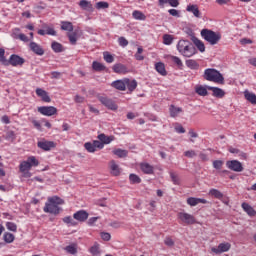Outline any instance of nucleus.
I'll use <instances>...</instances> for the list:
<instances>
[{"label":"nucleus","mask_w":256,"mask_h":256,"mask_svg":"<svg viewBox=\"0 0 256 256\" xmlns=\"http://www.w3.org/2000/svg\"><path fill=\"white\" fill-rule=\"evenodd\" d=\"M37 146L43 151H51L57 147V144L53 141L42 140L37 143Z\"/></svg>","instance_id":"9d476101"},{"label":"nucleus","mask_w":256,"mask_h":256,"mask_svg":"<svg viewBox=\"0 0 256 256\" xmlns=\"http://www.w3.org/2000/svg\"><path fill=\"white\" fill-rule=\"evenodd\" d=\"M61 29L63 31H69V33H71L73 31V23H71V22H62Z\"/></svg>","instance_id":"4c0bfd02"},{"label":"nucleus","mask_w":256,"mask_h":256,"mask_svg":"<svg viewBox=\"0 0 256 256\" xmlns=\"http://www.w3.org/2000/svg\"><path fill=\"white\" fill-rule=\"evenodd\" d=\"M65 250L67 253H70V255H76L77 253V247H75V245H69L65 248Z\"/></svg>","instance_id":"8fccbe9b"},{"label":"nucleus","mask_w":256,"mask_h":256,"mask_svg":"<svg viewBox=\"0 0 256 256\" xmlns=\"http://www.w3.org/2000/svg\"><path fill=\"white\" fill-rule=\"evenodd\" d=\"M207 89L209 91H212L213 97H217L218 99H222V97H225V91H223V89L221 88L208 86Z\"/></svg>","instance_id":"f3484780"},{"label":"nucleus","mask_w":256,"mask_h":256,"mask_svg":"<svg viewBox=\"0 0 256 256\" xmlns=\"http://www.w3.org/2000/svg\"><path fill=\"white\" fill-rule=\"evenodd\" d=\"M110 227H113V229H119V228L123 227V222L114 221V222L110 223Z\"/></svg>","instance_id":"680f3d73"},{"label":"nucleus","mask_w":256,"mask_h":256,"mask_svg":"<svg viewBox=\"0 0 256 256\" xmlns=\"http://www.w3.org/2000/svg\"><path fill=\"white\" fill-rule=\"evenodd\" d=\"M90 253L92 256L101 255V248L99 247V243H94V245L90 248Z\"/></svg>","instance_id":"c756f323"},{"label":"nucleus","mask_w":256,"mask_h":256,"mask_svg":"<svg viewBox=\"0 0 256 256\" xmlns=\"http://www.w3.org/2000/svg\"><path fill=\"white\" fill-rule=\"evenodd\" d=\"M4 241L6 243H13V241H15V235L9 233V232H6L4 234Z\"/></svg>","instance_id":"37998d69"},{"label":"nucleus","mask_w":256,"mask_h":256,"mask_svg":"<svg viewBox=\"0 0 256 256\" xmlns=\"http://www.w3.org/2000/svg\"><path fill=\"white\" fill-rule=\"evenodd\" d=\"M92 68L94 71H103L105 69V66L99 62L94 61L92 64Z\"/></svg>","instance_id":"49530a36"},{"label":"nucleus","mask_w":256,"mask_h":256,"mask_svg":"<svg viewBox=\"0 0 256 256\" xmlns=\"http://www.w3.org/2000/svg\"><path fill=\"white\" fill-rule=\"evenodd\" d=\"M141 171H143L146 175H153L154 168L149 163H141L140 164Z\"/></svg>","instance_id":"4be33fe9"},{"label":"nucleus","mask_w":256,"mask_h":256,"mask_svg":"<svg viewBox=\"0 0 256 256\" xmlns=\"http://www.w3.org/2000/svg\"><path fill=\"white\" fill-rule=\"evenodd\" d=\"M204 41H207L210 45H217L221 41V33L209 30L207 28L202 29L200 32Z\"/></svg>","instance_id":"20e7f679"},{"label":"nucleus","mask_w":256,"mask_h":256,"mask_svg":"<svg viewBox=\"0 0 256 256\" xmlns=\"http://www.w3.org/2000/svg\"><path fill=\"white\" fill-rule=\"evenodd\" d=\"M92 145H94V149H103L105 145L101 142V140H94Z\"/></svg>","instance_id":"4d7b16f0"},{"label":"nucleus","mask_w":256,"mask_h":256,"mask_svg":"<svg viewBox=\"0 0 256 256\" xmlns=\"http://www.w3.org/2000/svg\"><path fill=\"white\" fill-rule=\"evenodd\" d=\"M178 219L181 221V223H184L185 225H195V216L189 213L179 212Z\"/></svg>","instance_id":"39448f33"},{"label":"nucleus","mask_w":256,"mask_h":256,"mask_svg":"<svg viewBox=\"0 0 256 256\" xmlns=\"http://www.w3.org/2000/svg\"><path fill=\"white\" fill-rule=\"evenodd\" d=\"M186 11H188V13H192L197 19H201V11H199V7L197 5H188Z\"/></svg>","instance_id":"a211bd4d"},{"label":"nucleus","mask_w":256,"mask_h":256,"mask_svg":"<svg viewBox=\"0 0 256 256\" xmlns=\"http://www.w3.org/2000/svg\"><path fill=\"white\" fill-rule=\"evenodd\" d=\"M31 169V164L26 160L21 162L20 171L21 173H25V171H29Z\"/></svg>","instance_id":"58836bf2"},{"label":"nucleus","mask_w":256,"mask_h":256,"mask_svg":"<svg viewBox=\"0 0 256 256\" xmlns=\"http://www.w3.org/2000/svg\"><path fill=\"white\" fill-rule=\"evenodd\" d=\"M74 100H75V103H83L85 101V97L76 95Z\"/></svg>","instance_id":"338daca9"},{"label":"nucleus","mask_w":256,"mask_h":256,"mask_svg":"<svg viewBox=\"0 0 256 256\" xmlns=\"http://www.w3.org/2000/svg\"><path fill=\"white\" fill-rule=\"evenodd\" d=\"M129 179L133 184L141 183V179L137 174H130Z\"/></svg>","instance_id":"de8ad7c7"},{"label":"nucleus","mask_w":256,"mask_h":256,"mask_svg":"<svg viewBox=\"0 0 256 256\" xmlns=\"http://www.w3.org/2000/svg\"><path fill=\"white\" fill-rule=\"evenodd\" d=\"M213 167H214V169H222V167H223V161L222 160H215L214 162H213Z\"/></svg>","instance_id":"13d9d810"},{"label":"nucleus","mask_w":256,"mask_h":256,"mask_svg":"<svg viewBox=\"0 0 256 256\" xmlns=\"http://www.w3.org/2000/svg\"><path fill=\"white\" fill-rule=\"evenodd\" d=\"M163 43L164 45H171L173 43V36L166 34L163 36Z\"/></svg>","instance_id":"09e8293b"},{"label":"nucleus","mask_w":256,"mask_h":256,"mask_svg":"<svg viewBox=\"0 0 256 256\" xmlns=\"http://www.w3.org/2000/svg\"><path fill=\"white\" fill-rule=\"evenodd\" d=\"M6 141H15V132L8 131L5 136Z\"/></svg>","instance_id":"864d4df0"},{"label":"nucleus","mask_w":256,"mask_h":256,"mask_svg":"<svg viewBox=\"0 0 256 256\" xmlns=\"http://www.w3.org/2000/svg\"><path fill=\"white\" fill-rule=\"evenodd\" d=\"M18 39H20V41H23L24 43H29V37H27V35L25 34H19Z\"/></svg>","instance_id":"69168bd1"},{"label":"nucleus","mask_w":256,"mask_h":256,"mask_svg":"<svg viewBox=\"0 0 256 256\" xmlns=\"http://www.w3.org/2000/svg\"><path fill=\"white\" fill-rule=\"evenodd\" d=\"M242 209L248 214L250 215V217L255 216L256 212L255 209H253V207H251V205H249L246 202L242 203Z\"/></svg>","instance_id":"393cba45"},{"label":"nucleus","mask_w":256,"mask_h":256,"mask_svg":"<svg viewBox=\"0 0 256 256\" xmlns=\"http://www.w3.org/2000/svg\"><path fill=\"white\" fill-rule=\"evenodd\" d=\"M6 228L8 229V231H13L15 233L17 231V224L13 222H7Z\"/></svg>","instance_id":"3c124183"},{"label":"nucleus","mask_w":256,"mask_h":256,"mask_svg":"<svg viewBox=\"0 0 256 256\" xmlns=\"http://www.w3.org/2000/svg\"><path fill=\"white\" fill-rule=\"evenodd\" d=\"M169 113H170V117L175 119V117H177L178 115H181V113H183V108L177 107L172 104L169 107Z\"/></svg>","instance_id":"aec40b11"},{"label":"nucleus","mask_w":256,"mask_h":256,"mask_svg":"<svg viewBox=\"0 0 256 256\" xmlns=\"http://www.w3.org/2000/svg\"><path fill=\"white\" fill-rule=\"evenodd\" d=\"M29 47L36 55H45V50H43V48H41L36 42H31Z\"/></svg>","instance_id":"412c9836"},{"label":"nucleus","mask_w":256,"mask_h":256,"mask_svg":"<svg viewBox=\"0 0 256 256\" xmlns=\"http://www.w3.org/2000/svg\"><path fill=\"white\" fill-rule=\"evenodd\" d=\"M109 167L111 175H113L114 177H119V175H121V168L119 167V164L115 162V160H111L109 162Z\"/></svg>","instance_id":"f8f14e48"},{"label":"nucleus","mask_w":256,"mask_h":256,"mask_svg":"<svg viewBox=\"0 0 256 256\" xmlns=\"http://www.w3.org/2000/svg\"><path fill=\"white\" fill-rule=\"evenodd\" d=\"M65 203L63 199L57 196H53L48 199V201L45 204L44 212L45 213H51L52 215H59L61 208H59V205H63Z\"/></svg>","instance_id":"f257e3e1"},{"label":"nucleus","mask_w":256,"mask_h":256,"mask_svg":"<svg viewBox=\"0 0 256 256\" xmlns=\"http://www.w3.org/2000/svg\"><path fill=\"white\" fill-rule=\"evenodd\" d=\"M208 195H210L211 197H215V199H223V194L221 193V191L215 188L210 189Z\"/></svg>","instance_id":"473e14b6"},{"label":"nucleus","mask_w":256,"mask_h":256,"mask_svg":"<svg viewBox=\"0 0 256 256\" xmlns=\"http://www.w3.org/2000/svg\"><path fill=\"white\" fill-rule=\"evenodd\" d=\"M226 167L230 169V171H234L235 173H241L243 171V164L238 160L227 161Z\"/></svg>","instance_id":"423d86ee"},{"label":"nucleus","mask_w":256,"mask_h":256,"mask_svg":"<svg viewBox=\"0 0 256 256\" xmlns=\"http://www.w3.org/2000/svg\"><path fill=\"white\" fill-rule=\"evenodd\" d=\"M36 95L40 97L42 101H44V103H51V97H49V94L47 93V91L41 88H37Z\"/></svg>","instance_id":"dca6fc26"},{"label":"nucleus","mask_w":256,"mask_h":256,"mask_svg":"<svg viewBox=\"0 0 256 256\" xmlns=\"http://www.w3.org/2000/svg\"><path fill=\"white\" fill-rule=\"evenodd\" d=\"M187 203H188V205H190V207H196V205H199V203H202L203 205H207V203H209V201H207L203 198L190 197L187 199Z\"/></svg>","instance_id":"2eb2a0df"},{"label":"nucleus","mask_w":256,"mask_h":256,"mask_svg":"<svg viewBox=\"0 0 256 256\" xmlns=\"http://www.w3.org/2000/svg\"><path fill=\"white\" fill-rule=\"evenodd\" d=\"M118 43L120 47H127V45H129V41H127L125 37L118 38Z\"/></svg>","instance_id":"6e6d98bb"},{"label":"nucleus","mask_w":256,"mask_h":256,"mask_svg":"<svg viewBox=\"0 0 256 256\" xmlns=\"http://www.w3.org/2000/svg\"><path fill=\"white\" fill-rule=\"evenodd\" d=\"M114 73H118L119 75H125V73H129L127 66L119 63L113 66Z\"/></svg>","instance_id":"6ab92c4d"},{"label":"nucleus","mask_w":256,"mask_h":256,"mask_svg":"<svg viewBox=\"0 0 256 256\" xmlns=\"http://www.w3.org/2000/svg\"><path fill=\"white\" fill-rule=\"evenodd\" d=\"M244 97L246 101H249L252 105H256V95L253 92H249V90L244 91Z\"/></svg>","instance_id":"5701e85b"},{"label":"nucleus","mask_w":256,"mask_h":256,"mask_svg":"<svg viewBox=\"0 0 256 256\" xmlns=\"http://www.w3.org/2000/svg\"><path fill=\"white\" fill-rule=\"evenodd\" d=\"M185 157H189L192 159V157H197V153H195V150H188L184 152Z\"/></svg>","instance_id":"052dcab7"},{"label":"nucleus","mask_w":256,"mask_h":256,"mask_svg":"<svg viewBox=\"0 0 256 256\" xmlns=\"http://www.w3.org/2000/svg\"><path fill=\"white\" fill-rule=\"evenodd\" d=\"M63 223H66V225H69L70 227L77 226V222L73 220L71 216H66L63 218Z\"/></svg>","instance_id":"e433bc0d"},{"label":"nucleus","mask_w":256,"mask_h":256,"mask_svg":"<svg viewBox=\"0 0 256 256\" xmlns=\"http://www.w3.org/2000/svg\"><path fill=\"white\" fill-rule=\"evenodd\" d=\"M192 41L200 53H205V43H203V41L199 40L198 38H193Z\"/></svg>","instance_id":"a878e982"},{"label":"nucleus","mask_w":256,"mask_h":256,"mask_svg":"<svg viewBox=\"0 0 256 256\" xmlns=\"http://www.w3.org/2000/svg\"><path fill=\"white\" fill-rule=\"evenodd\" d=\"M98 100L104 107H107V109H110L111 111H117V104L107 96H98Z\"/></svg>","instance_id":"0eeeda50"},{"label":"nucleus","mask_w":256,"mask_h":256,"mask_svg":"<svg viewBox=\"0 0 256 256\" xmlns=\"http://www.w3.org/2000/svg\"><path fill=\"white\" fill-rule=\"evenodd\" d=\"M155 69H156L157 73H159L163 77H165L167 75V70L165 69V64H163L162 62H157L155 64Z\"/></svg>","instance_id":"b1692460"},{"label":"nucleus","mask_w":256,"mask_h":256,"mask_svg":"<svg viewBox=\"0 0 256 256\" xmlns=\"http://www.w3.org/2000/svg\"><path fill=\"white\" fill-rule=\"evenodd\" d=\"M98 139L100 142L103 143V145H109V143H111V141H113V137H109L105 134L98 135Z\"/></svg>","instance_id":"7c9ffc66"},{"label":"nucleus","mask_w":256,"mask_h":256,"mask_svg":"<svg viewBox=\"0 0 256 256\" xmlns=\"http://www.w3.org/2000/svg\"><path fill=\"white\" fill-rule=\"evenodd\" d=\"M195 92L197 93V95H200L201 97H207L208 95L207 88L204 86H196Z\"/></svg>","instance_id":"f704fd0d"},{"label":"nucleus","mask_w":256,"mask_h":256,"mask_svg":"<svg viewBox=\"0 0 256 256\" xmlns=\"http://www.w3.org/2000/svg\"><path fill=\"white\" fill-rule=\"evenodd\" d=\"M0 62L3 63V65H7V59L5 58V49L0 48Z\"/></svg>","instance_id":"5fc2aeb1"},{"label":"nucleus","mask_w":256,"mask_h":256,"mask_svg":"<svg viewBox=\"0 0 256 256\" xmlns=\"http://www.w3.org/2000/svg\"><path fill=\"white\" fill-rule=\"evenodd\" d=\"M204 79H206V81L218 83L219 85L225 84V78L223 77V74L213 68H208L204 71Z\"/></svg>","instance_id":"7ed1b4c3"},{"label":"nucleus","mask_w":256,"mask_h":256,"mask_svg":"<svg viewBox=\"0 0 256 256\" xmlns=\"http://www.w3.org/2000/svg\"><path fill=\"white\" fill-rule=\"evenodd\" d=\"M25 63V59H23L21 56L12 54L7 61V65H12V67H17L18 65H23Z\"/></svg>","instance_id":"9b49d317"},{"label":"nucleus","mask_w":256,"mask_h":256,"mask_svg":"<svg viewBox=\"0 0 256 256\" xmlns=\"http://www.w3.org/2000/svg\"><path fill=\"white\" fill-rule=\"evenodd\" d=\"M46 35L55 36V35H57V32L55 31V29H53L51 27H46Z\"/></svg>","instance_id":"0e129e2a"},{"label":"nucleus","mask_w":256,"mask_h":256,"mask_svg":"<svg viewBox=\"0 0 256 256\" xmlns=\"http://www.w3.org/2000/svg\"><path fill=\"white\" fill-rule=\"evenodd\" d=\"M171 180L173 181L174 185H179V178L176 176L175 173H170Z\"/></svg>","instance_id":"e2e57ef3"},{"label":"nucleus","mask_w":256,"mask_h":256,"mask_svg":"<svg viewBox=\"0 0 256 256\" xmlns=\"http://www.w3.org/2000/svg\"><path fill=\"white\" fill-rule=\"evenodd\" d=\"M132 16L134 19H136L137 21H145V19H147V16H145V14H143V12L139 11V10H135L132 13Z\"/></svg>","instance_id":"c85d7f7f"},{"label":"nucleus","mask_w":256,"mask_h":256,"mask_svg":"<svg viewBox=\"0 0 256 256\" xmlns=\"http://www.w3.org/2000/svg\"><path fill=\"white\" fill-rule=\"evenodd\" d=\"M177 50L183 57H193L195 53H197V49L193 43L189 42V40H179L177 44Z\"/></svg>","instance_id":"f03ea898"},{"label":"nucleus","mask_w":256,"mask_h":256,"mask_svg":"<svg viewBox=\"0 0 256 256\" xmlns=\"http://www.w3.org/2000/svg\"><path fill=\"white\" fill-rule=\"evenodd\" d=\"M168 13L172 15V17H179V11H177L176 9H170L168 10Z\"/></svg>","instance_id":"774afa93"},{"label":"nucleus","mask_w":256,"mask_h":256,"mask_svg":"<svg viewBox=\"0 0 256 256\" xmlns=\"http://www.w3.org/2000/svg\"><path fill=\"white\" fill-rule=\"evenodd\" d=\"M96 9H109V3L107 2H98L96 3Z\"/></svg>","instance_id":"603ef678"},{"label":"nucleus","mask_w":256,"mask_h":256,"mask_svg":"<svg viewBox=\"0 0 256 256\" xmlns=\"http://www.w3.org/2000/svg\"><path fill=\"white\" fill-rule=\"evenodd\" d=\"M38 113L45 115L46 117H52V115H57V109L55 106H41L38 107Z\"/></svg>","instance_id":"6e6552de"},{"label":"nucleus","mask_w":256,"mask_h":256,"mask_svg":"<svg viewBox=\"0 0 256 256\" xmlns=\"http://www.w3.org/2000/svg\"><path fill=\"white\" fill-rule=\"evenodd\" d=\"M186 66H187L189 69H194V70L199 69V64H198L197 61H195V60H187V61H186Z\"/></svg>","instance_id":"ea45409f"},{"label":"nucleus","mask_w":256,"mask_h":256,"mask_svg":"<svg viewBox=\"0 0 256 256\" xmlns=\"http://www.w3.org/2000/svg\"><path fill=\"white\" fill-rule=\"evenodd\" d=\"M170 59L173 61V63H175V65H177V67L181 68L183 67V61H181V59L177 56H170Z\"/></svg>","instance_id":"a18cd8bd"},{"label":"nucleus","mask_w":256,"mask_h":256,"mask_svg":"<svg viewBox=\"0 0 256 256\" xmlns=\"http://www.w3.org/2000/svg\"><path fill=\"white\" fill-rule=\"evenodd\" d=\"M73 218L80 223H84L86 219H89V213L85 210H80L73 214Z\"/></svg>","instance_id":"ddd939ff"},{"label":"nucleus","mask_w":256,"mask_h":256,"mask_svg":"<svg viewBox=\"0 0 256 256\" xmlns=\"http://www.w3.org/2000/svg\"><path fill=\"white\" fill-rule=\"evenodd\" d=\"M112 153H113L114 155H116L117 157H119L120 159H123V158L127 157V155H129V151L123 150V149H121V148L114 149V150L112 151Z\"/></svg>","instance_id":"bb28decb"},{"label":"nucleus","mask_w":256,"mask_h":256,"mask_svg":"<svg viewBox=\"0 0 256 256\" xmlns=\"http://www.w3.org/2000/svg\"><path fill=\"white\" fill-rule=\"evenodd\" d=\"M230 249H231V243L223 242V243H220L217 248L215 247L211 248V251L216 255H221V253H227V251H229Z\"/></svg>","instance_id":"1a4fd4ad"},{"label":"nucleus","mask_w":256,"mask_h":256,"mask_svg":"<svg viewBox=\"0 0 256 256\" xmlns=\"http://www.w3.org/2000/svg\"><path fill=\"white\" fill-rule=\"evenodd\" d=\"M27 162L30 164V167L39 166V160H37V158H35V156L28 157Z\"/></svg>","instance_id":"a19ab883"},{"label":"nucleus","mask_w":256,"mask_h":256,"mask_svg":"<svg viewBox=\"0 0 256 256\" xmlns=\"http://www.w3.org/2000/svg\"><path fill=\"white\" fill-rule=\"evenodd\" d=\"M126 81H128L126 83V87L128 90L135 91L137 89V80H130V79L126 78Z\"/></svg>","instance_id":"72a5a7b5"},{"label":"nucleus","mask_w":256,"mask_h":256,"mask_svg":"<svg viewBox=\"0 0 256 256\" xmlns=\"http://www.w3.org/2000/svg\"><path fill=\"white\" fill-rule=\"evenodd\" d=\"M79 7L85 11H91V9H93V5L87 0H81L79 2Z\"/></svg>","instance_id":"cd10ccee"},{"label":"nucleus","mask_w":256,"mask_h":256,"mask_svg":"<svg viewBox=\"0 0 256 256\" xmlns=\"http://www.w3.org/2000/svg\"><path fill=\"white\" fill-rule=\"evenodd\" d=\"M100 235L103 241H111V234L109 232H102Z\"/></svg>","instance_id":"bf43d9fd"},{"label":"nucleus","mask_w":256,"mask_h":256,"mask_svg":"<svg viewBox=\"0 0 256 256\" xmlns=\"http://www.w3.org/2000/svg\"><path fill=\"white\" fill-rule=\"evenodd\" d=\"M77 35H78L77 30H75L72 33H68V38L71 45H77Z\"/></svg>","instance_id":"c9c22d12"},{"label":"nucleus","mask_w":256,"mask_h":256,"mask_svg":"<svg viewBox=\"0 0 256 256\" xmlns=\"http://www.w3.org/2000/svg\"><path fill=\"white\" fill-rule=\"evenodd\" d=\"M103 57L106 63H113V61H115V58L113 57V55L109 54V52H104Z\"/></svg>","instance_id":"c03bdc74"},{"label":"nucleus","mask_w":256,"mask_h":256,"mask_svg":"<svg viewBox=\"0 0 256 256\" xmlns=\"http://www.w3.org/2000/svg\"><path fill=\"white\" fill-rule=\"evenodd\" d=\"M127 80L126 78L122 79V80H116L114 82H112V86L114 87V89H118V91H125L127 89Z\"/></svg>","instance_id":"4468645a"},{"label":"nucleus","mask_w":256,"mask_h":256,"mask_svg":"<svg viewBox=\"0 0 256 256\" xmlns=\"http://www.w3.org/2000/svg\"><path fill=\"white\" fill-rule=\"evenodd\" d=\"M84 148L86 149V151H88V153H95V151H97V149H95V146L91 142H86L84 144Z\"/></svg>","instance_id":"79ce46f5"},{"label":"nucleus","mask_w":256,"mask_h":256,"mask_svg":"<svg viewBox=\"0 0 256 256\" xmlns=\"http://www.w3.org/2000/svg\"><path fill=\"white\" fill-rule=\"evenodd\" d=\"M51 49L54 51V53H63V45L59 42H52Z\"/></svg>","instance_id":"2f4dec72"}]
</instances>
